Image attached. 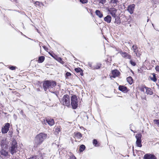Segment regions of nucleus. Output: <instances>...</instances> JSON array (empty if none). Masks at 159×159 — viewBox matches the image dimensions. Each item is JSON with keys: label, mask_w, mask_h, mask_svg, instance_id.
I'll return each instance as SVG.
<instances>
[{"label": "nucleus", "mask_w": 159, "mask_h": 159, "mask_svg": "<svg viewBox=\"0 0 159 159\" xmlns=\"http://www.w3.org/2000/svg\"><path fill=\"white\" fill-rule=\"evenodd\" d=\"M60 102L61 104L65 106L69 107L70 106V97L67 94L64 95L60 100Z\"/></svg>", "instance_id": "7ed1b4c3"}, {"label": "nucleus", "mask_w": 159, "mask_h": 159, "mask_svg": "<svg viewBox=\"0 0 159 159\" xmlns=\"http://www.w3.org/2000/svg\"><path fill=\"white\" fill-rule=\"evenodd\" d=\"M156 75L155 73H153L150 76V78L151 80L155 82H156L157 80Z\"/></svg>", "instance_id": "aec40b11"}, {"label": "nucleus", "mask_w": 159, "mask_h": 159, "mask_svg": "<svg viewBox=\"0 0 159 159\" xmlns=\"http://www.w3.org/2000/svg\"><path fill=\"white\" fill-rule=\"evenodd\" d=\"M61 126H57L55 129V133L56 134H58L61 130Z\"/></svg>", "instance_id": "b1692460"}, {"label": "nucleus", "mask_w": 159, "mask_h": 159, "mask_svg": "<svg viewBox=\"0 0 159 159\" xmlns=\"http://www.w3.org/2000/svg\"><path fill=\"white\" fill-rule=\"evenodd\" d=\"M80 2L82 3H86L87 2V0H80Z\"/></svg>", "instance_id": "f704fd0d"}, {"label": "nucleus", "mask_w": 159, "mask_h": 159, "mask_svg": "<svg viewBox=\"0 0 159 159\" xmlns=\"http://www.w3.org/2000/svg\"><path fill=\"white\" fill-rule=\"evenodd\" d=\"M153 122L155 124L157 125V126L159 127V120L155 119L153 120Z\"/></svg>", "instance_id": "c756f323"}, {"label": "nucleus", "mask_w": 159, "mask_h": 159, "mask_svg": "<svg viewBox=\"0 0 159 159\" xmlns=\"http://www.w3.org/2000/svg\"><path fill=\"white\" fill-rule=\"evenodd\" d=\"M143 159H157L156 156L153 154L147 153L144 155Z\"/></svg>", "instance_id": "9b49d317"}, {"label": "nucleus", "mask_w": 159, "mask_h": 159, "mask_svg": "<svg viewBox=\"0 0 159 159\" xmlns=\"http://www.w3.org/2000/svg\"><path fill=\"white\" fill-rule=\"evenodd\" d=\"M39 2H36L35 3V4L36 5H39Z\"/></svg>", "instance_id": "79ce46f5"}, {"label": "nucleus", "mask_w": 159, "mask_h": 159, "mask_svg": "<svg viewBox=\"0 0 159 159\" xmlns=\"http://www.w3.org/2000/svg\"><path fill=\"white\" fill-rule=\"evenodd\" d=\"M16 67L15 66H11L10 67V69L12 70H15Z\"/></svg>", "instance_id": "58836bf2"}, {"label": "nucleus", "mask_w": 159, "mask_h": 159, "mask_svg": "<svg viewBox=\"0 0 159 159\" xmlns=\"http://www.w3.org/2000/svg\"><path fill=\"white\" fill-rule=\"evenodd\" d=\"M1 155L0 156L2 158H5L8 157L9 156L8 153L6 150H5L4 149H2L0 151Z\"/></svg>", "instance_id": "9d476101"}, {"label": "nucleus", "mask_w": 159, "mask_h": 159, "mask_svg": "<svg viewBox=\"0 0 159 159\" xmlns=\"http://www.w3.org/2000/svg\"><path fill=\"white\" fill-rule=\"evenodd\" d=\"M47 122L50 126H52L54 124V119L50 118H45Z\"/></svg>", "instance_id": "f3484780"}, {"label": "nucleus", "mask_w": 159, "mask_h": 159, "mask_svg": "<svg viewBox=\"0 0 159 159\" xmlns=\"http://www.w3.org/2000/svg\"><path fill=\"white\" fill-rule=\"evenodd\" d=\"M71 106L73 109H76L78 105V102L77 97L75 95H72L71 97Z\"/></svg>", "instance_id": "39448f33"}, {"label": "nucleus", "mask_w": 159, "mask_h": 159, "mask_svg": "<svg viewBox=\"0 0 159 159\" xmlns=\"http://www.w3.org/2000/svg\"><path fill=\"white\" fill-rule=\"evenodd\" d=\"M69 159H76V157L74 155L71 156Z\"/></svg>", "instance_id": "72a5a7b5"}, {"label": "nucleus", "mask_w": 159, "mask_h": 159, "mask_svg": "<svg viewBox=\"0 0 159 159\" xmlns=\"http://www.w3.org/2000/svg\"><path fill=\"white\" fill-rule=\"evenodd\" d=\"M130 64L133 66H135L136 65V63L134 62L132 60H130Z\"/></svg>", "instance_id": "c9c22d12"}, {"label": "nucleus", "mask_w": 159, "mask_h": 159, "mask_svg": "<svg viewBox=\"0 0 159 159\" xmlns=\"http://www.w3.org/2000/svg\"><path fill=\"white\" fill-rule=\"evenodd\" d=\"M10 128V124L9 123H7L5 125L3 128L2 129V132L3 134H6Z\"/></svg>", "instance_id": "1a4fd4ad"}, {"label": "nucleus", "mask_w": 159, "mask_h": 159, "mask_svg": "<svg viewBox=\"0 0 159 159\" xmlns=\"http://www.w3.org/2000/svg\"><path fill=\"white\" fill-rule=\"evenodd\" d=\"M111 19V17L109 15H107L104 18V20L107 23H110Z\"/></svg>", "instance_id": "412c9836"}, {"label": "nucleus", "mask_w": 159, "mask_h": 159, "mask_svg": "<svg viewBox=\"0 0 159 159\" xmlns=\"http://www.w3.org/2000/svg\"><path fill=\"white\" fill-rule=\"evenodd\" d=\"M141 98L142 99V100H143V101H144L145 100H146V98L145 97H141Z\"/></svg>", "instance_id": "a19ab883"}, {"label": "nucleus", "mask_w": 159, "mask_h": 159, "mask_svg": "<svg viewBox=\"0 0 159 159\" xmlns=\"http://www.w3.org/2000/svg\"><path fill=\"white\" fill-rule=\"evenodd\" d=\"M75 70L77 72H80L82 71V70L80 68H75Z\"/></svg>", "instance_id": "473e14b6"}, {"label": "nucleus", "mask_w": 159, "mask_h": 159, "mask_svg": "<svg viewBox=\"0 0 159 159\" xmlns=\"http://www.w3.org/2000/svg\"><path fill=\"white\" fill-rule=\"evenodd\" d=\"M47 137V134L44 133H41L37 134L34 140V148H37L40 147L41 144L46 138Z\"/></svg>", "instance_id": "f257e3e1"}, {"label": "nucleus", "mask_w": 159, "mask_h": 159, "mask_svg": "<svg viewBox=\"0 0 159 159\" xmlns=\"http://www.w3.org/2000/svg\"><path fill=\"white\" fill-rule=\"evenodd\" d=\"M0 144L2 148H3V149L7 148V145L5 140H2L0 142Z\"/></svg>", "instance_id": "a211bd4d"}, {"label": "nucleus", "mask_w": 159, "mask_h": 159, "mask_svg": "<svg viewBox=\"0 0 159 159\" xmlns=\"http://www.w3.org/2000/svg\"><path fill=\"white\" fill-rule=\"evenodd\" d=\"M85 147L83 144L81 145L80 147L79 151L80 152H83L85 149Z\"/></svg>", "instance_id": "a878e982"}, {"label": "nucleus", "mask_w": 159, "mask_h": 159, "mask_svg": "<svg viewBox=\"0 0 159 159\" xmlns=\"http://www.w3.org/2000/svg\"><path fill=\"white\" fill-rule=\"evenodd\" d=\"M110 3L113 7H115L117 5V1L116 0H111Z\"/></svg>", "instance_id": "cd10ccee"}, {"label": "nucleus", "mask_w": 159, "mask_h": 159, "mask_svg": "<svg viewBox=\"0 0 159 159\" xmlns=\"http://www.w3.org/2000/svg\"><path fill=\"white\" fill-rule=\"evenodd\" d=\"M93 143L95 147H98L100 145V143H99L97 140L96 139H94L93 140Z\"/></svg>", "instance_id": "393cba45"}, {"label": "nucleus", "mask_w": 159, "mask_h": 159, "mask_svg": "<svg viewBox=\"0 0 159 159\" xmlns=\"http://www.w3.org/2000/svg\"><path fill=\"white\" fill-rule=\"evenodd\" d=\"M100 3H102V4L105 3L106 2V0H99Z\"/></svg>", "instance_id": "e433bc0d"}, {"label": "nucleus", "mask_w": 159, "mask_h": 159, "mask_svg": "<svg viewBox=\"0 0 159 159\" xmlns=\"http://www.w3.org/2000/svg\"><path fill=\"white\" fill-rule=\"evenodd\" d=\"M57 84L56 82L53 81L47 80L45 81L43 83V86L45 91L48 89H51L53 87H55Z\"/></svg>", "instance_id": "f03ea898"}, {"label": "nucleus", "mask_w": 159, "mask_h": 159, "mask_svg": "<svg viewBox=\"0 0 159 159\" xmlns=\"http://www.w3.org/2000/svg\"><path fill=\"white\" fill-rule=\"evenodd\" d=\"M96 14L100 18H102L103 16V15L102 12L98 10H96L95 11Z\"/></svg>", "instance_id": "4be33fe9"}, {"label": "nucleus", "mask_w": 159, "mask_h": 159, "mask_svg": "<svg viewBox=\"0 0 159 159\" xmlns=\"http://www.w3.org/2000/svg\"><path fill=\"white\" fill-rule=\"evenodd\" d=\"M38 152V155L33 156L32 157H30L29 159H39V157L40 159H43V154L40 151H39Z\"/></svg>", "instance_id": "ddd939ff"}, {"label": "nucleus", "mask_w": 159, "mask_h": 159, "mask_svg": "<svg viewBox=\"0 0 159 159\" xmlns=\"http://www.w3.org/2000/svg\"><path fill=\"white\" fill-rule=\"evenodd\" d=\"M120 53L122 56L126 58L131 59V55L129 54L126 52H122L121 50L119 52Z\"/></svg>", "instance_id": "4468645a"}, {"label": "nucleus", "mask_w": 159, "mask_h": 159, "mask_svg": "<svg viewBox=\"0 0 159 159\" xmlns=\"http://www.w3.org/2000/svg\"><path fill=\"white\" fill-rule=\"evenodd\" d=\"M71 75V74L69 72H67L66 74V76H67V77L70 76Z\"/></svg>", "instance_id": "4c0bfd02"}, {"label": "nucleus", "mask_w": 159, "mask_h": 159, "mask_svg": "<svg viewBox=\"0 0 159 159\" xmlns=\"http://www.w3.org/2000/svg\"><path fill=\"white\" fill-rule=\"evenodd\" d=\"M45 59V57L44 56H41L39 57L38 61L39 62L42 63L43 62Z\"/></svg>", "instance_id": "c85d7f7f"}, {"label": "nucleus", "mask_w": 159, "mask_h": 159, "mask_svg": "<svg viewBox=\"0 0 159 159\" xmlns=\"http://www.w3.org/2000/svg\"><path fill=\"white\" fill-rule=\"evenodd\" d=\"M142 135L141 134H136L135 137L136 139V144L137 146L141 147L142 146L141 144Z\"/></svg>", "instance_id": "0eeeda50"}, {"label": "nucleus", "mask_w": 159, "mask_h": 159, "mask_svg": "<svg viewBox=\"0 0 159 159\" xmlns=\"http://www.w3.org/2000/svg\"><path fill=\"white\" fill-rule=\"evenodd\" d=\"M127 82L130 84H131L133 82V80L131 76H129L127 78Z\"/></svg>", "instance_id": "bb28decb"}, {"label": "nucleus", "mask_w": 159, "mask_h": 159, "mask_svg": "<svg viewBox=\"0 0 159 159\" xmlns=\"http://www.w3.org/2000/svg\"><path fill=\"white\" fill-rule=\"evenodd\" d=\"M80 75H83V73L82 72V71H80Z\"/></svg>", "instance_id": "37998d69"}, {"label": "nucleus", "mask_w": 159, "mask_h": 159, "mask_svg": "<svg viewBox=\"0 0 159 159\" xmlns=\"http://www.w3.org/2000/svg\"><path fill=\"white\" fill-rule=\"evenodd\" d=\"M135 7V5L134 4L131 5L128 7L127 10L130 14L133 13Z\"/></svg>", "instance_id": "dca6fc26"}, {"label": "nucleus", "mask_w": 159, "mask_h": 159, "mask_svg": "<svg viewBox=\"0 0 159 159\" xmlns=\"http://www.w3.org/2000/svg\"><path fill=\"white\" fill-rule=\"evenodd\" d=\"M73 137L75 139V142H80L81 140L82 137V134L79 132L76 131L74 133Z\"/></svg>", "instance_id": "423d86ee"}, {"label": "nucleus", "mask_w": 159, "mask_h": 159, "mask_svg": "<svg viewBox=\"0 0 159 159\" xmlns=\"http://www.w3.org/2000/svg\"><path fill=\"white\" fill-rule=\"evenodd\" d=\"M119 89L120 91L125 92H126L127 88L125 86L120 85L119 87Z\"/></svg>", "instance_id": "5701e85b"}, {"label": "nucleus", "mask_w": 159, "mask_h": 159, "mask_svg": "<svg viewBox=\"0 0 159 159\" xmlns=\"http://www.w3.org/2000/svg\"><path fill=\"white\" fill-rule=\"evenodd\" d=\"M155 69L157 71L159 72V65L156 66Z\"/></svg>", "instance_id": "ea45409f"}, {"label": "nucleus", "mask_w": 159, "mask_h": 159, "mask_svg": "<svg viewBox=\"0 0 159 159\" xmlns=\"http://www.w3.org/2000/svg\"><path fill=\"white\" fill-rule=\"evenodd\" d=\"M141 90L148 94L152 95L153 93V92L150 88L146 87H142L141 88Z\"/></svg>", "instance_id": "6e6552de"}, {"label": "nucleus", "mask_w": 159, "mask_h": 159, "mask_svg": "<svg viewBox=\"0 0 159 159\" xmlns=\"http://www.w3.org/2000/svg\"><path fill=\"white\" fill-rule=\"evenodd\" d=\"M132 50L135 54L136 56L139 57L141 55L139 51L138 47L136 45H133L132 46Z\"/></svg>", "instance_id": "f8f14e48"}, {"label": "nucleus", "mask_w": 159, "mask_h": 159, "mask_svg": "<svg viewBox=\"0 0 159 159\" xmlns=\"http://www.w3.org/2000/svg\"><path fill=\"white\" fill-rule=\"evenodd\" d=\"M109 11L113 17L115 18L116 17V13L117 12L116 9L115 8H112L109 10Z\"/></svg>", "instance_id": "2eb2a0df"}, {"label": "nucleus", "mask_w": 159, "mask_h": 159, "mask_svg": "<svg viewBox=\"0 0 159 159\" xmlns=\"http://www.w3.org/2000/svg\"><path fill=\"white\" fill-rule=\"evenodd\" d=\"M57 60L61 64H63L64 63L63 61L62 60L61 58L60 57L58 58Z\"/></svg>", "instance_id": "2f4dec72"}, {"label": "nucleus", "mask_w": 159, "mask_h": 159, "mask_svg": "<svg viewBox=\"0 0 159 159\" xmlns=\"http://www.w3.org/2000/svg\"><path fill=\"white\" fill-rule=\"evenodd\" d=\"M18 144L16 140H14L11 143V146L9 148V150L11 154L13 155L17 152Z\"/></svg>", "instance_id": "20e7f679"}, {"label": "nucleus", "mask_w": 159, "mask_h": 159, "mask_svg": "<svg viewBox=\"0 0 159 159\" xmlns=\"http://www.w3.org/2000/svg\"><path fill=\"white\" fill-rule=\"evenodd\" d=\"M120 72L117 70H115L112 71V75L111 77L115 78L118 76L120 75Z\"/></svg>", "instance_id": "6ab92c4d"}, {"label": "nucleus", "mask_w": 159, "mask_h": 159, "mask_svg": "<svg viewBox=\"0 0 159 159\" xmlns=\"http://www.w3.org/2000/svg\"><path fill=\"white\" fill-rule=\"evenodd\" d=\"M89 66L91 68H94L92 66V65L91 64H90L89 65ZM101 66V65H99L98 66V67H96L94 68H96V69H98Z\"/></svg>", "instance_id": "7c9ffc66"}]
</instances>
